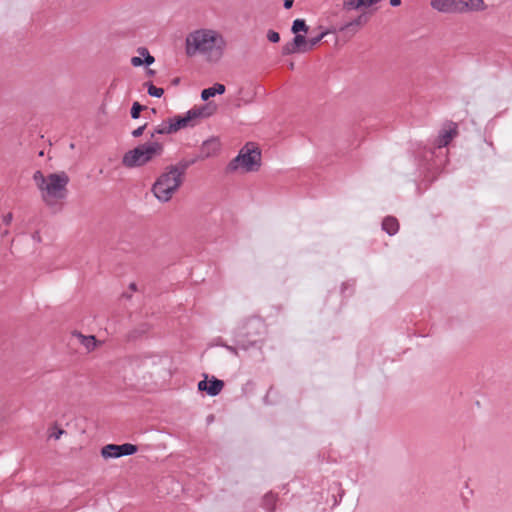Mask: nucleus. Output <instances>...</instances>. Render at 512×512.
I'll return each instance as SVG.
<instances>
[{
	"label": "nucleus",
	"mask_w": 512,
	"mask_h": 512,
	"mask_svg": "<svg viewBox=\"0 0 512 512\" xmlns=\"http://www.w3.org/2000/svg\"><path fill=\"white\" fill-rule=\"evenodd\" d=\"M292 41L301 53L309 51L308 39L304 35L295 34Z\"/></svg>",
	"instance_id": "nucleus-20"
},
{
	"label": "nucleus",
	"mask_w": 512,
	"mask_h": 512,
	"mask_svg": "<svg viewBox=\"0 0 512 512\" xmlns=\"http://www.w3.org/2000/svg\"><path fill=\"white\" fill-rule=\"evenodd\" d=\"M457 135V125L455 123H450L448 129H443L440 131L435 145L438 148L446 147L450 141Z\"/></svg>",
	"instance_id": "nucleus-12"
},
{
	"label": "nucleus",
	"mask_w": 512,
	"mask_h": 512,
	"mask_svg": "<svg viewBox=\"0 0 512 512\" xmlns=\"http://www.w3.org/2000/svg\"><path fill=\"white\" fill-rule=\"evenodd\" d=\"M220 149V143L217 138H210L204 141L200 148V154L196 156L198 160H203L217 154Z\"/></svg>",
	"instance_id": "nucleus-11"
},
{
	"label": "nucleus",
	"mask_w": 512,
	"mask_h": 512,
	"mask_svg": "<svg viewBox=\"0 0 512 512\" xmlns=\"http://www.w3.org/2000/svg\"><path fill=\"white\" fill-rule=\"evenodd\" d=\"M265 333V321L259 316H250L245 318L236 329L237 344L246 350L261 341Z\"/></svg>",
	"instance_id": "nucleus-2"
},
{
	"label": "nucleus",
	"mask_w": 512,
	"mask_h": 512,
	"mask_svg": "<svg viewBox=\"0 0 512 512\" xmlns=\"http://www.w3.org/2000/svg\"><path fill=\"white\" fill-rule=\"evenodd\" d=\"M191 112H195L197 115L195 116V122L197 123L199 119H203L211 116L216 110V106L211 102L207 103L201 107H194L190 109Z\"/></svg>",
	"instance_id": "nucleus-15"
},
{
	"label": "nucleus",
	"mask_w": 512,
	"mask_h": 512,
	"mask_svg": "<svg viewBox=\"0 0 512 512\" xmlns=\"http://www.w3.org/2000/svg\"><path fill=\"white\" fill-rule=\"evenodd\" d=\"M64 433H65V430H63L62 428H59L57 426H54L52 432L49 434V438L58 440Z\"/></svg>",
	"instance_id": "nucleus-30"
},
{
	"label": "nucleus",
	"mask_w": 512,
	"mask_h": 512,
	"mask_svg": "<svg viewBox=\"0 0 512 512\" xmlns=\"http://www.w3.org/2000/svg\"><path fill=\"white\" fill-rule=\"evenodd\" d=\"M294 0H283V6L285 9H290L293 6Z\"/></svg>",
	"instance_id": "nucleus-35"
},
{
	"label": "nucleus",
	"mask_w": 512,
	"mask_h": 512,
	"mask_svg": "<svg viewBox=\"0 0 512 512\" xmlns=\"http://www.w3.org/2000/svg\"><path fill=\"white\" fill-rule=\"evenodd\" d=\"M308 26L304 19H296L293 21L291 31L294 34H300V32L307 33L308 32Z\"/></svg>",
	"instance_id": "nucleus-22"
},
{
	"label": "nucleus",
	"mask_w": 512,
	"mask_h": 512,
	"mask_svg": "<svg viewBox=\"0 0 512 512\" xmlns=\"http://www.w3.org/2000/svg\"><path fill=\"white\" fill-rule=\"evenodd\" d=\"M278 496L272 492L266 493L262 498V507L267 512H275Z\"/></svg>",
	"instance_id": "nucleus-18"
},
{
	"label": "nucleus",
	"mask_w": 512,
	"mask_h": 512,
	"mask_svg": "<svg viewBox=\"0 0 512 512\" xmlns=\"http://www.w3.org/2000/svg\"><path fill=\"white\" fill-rule=\"evenodd\" d=\"M147 125H148V124H147V123H145V124H143L142 126H140V127L136 128L135 130H133V131H132L131 135H132L134 138H138V137H140V136L144 133V131H145V129H146V127H147Z\"/></svg>",
	"instance_id": "nucleus-32"
},
{
	"label": "nucleus",
	"mask_w": 512,
	"mask_h": 512,
	"mask_svg": "<svg viewBox=\"0 0 512 512\" xmlns=\"http://www.w3.org/2000/svg\"><path fill=\"white\" fill-rule=\"evenodd\" d=\"M226 349L232 353H235L236 354V348L233 347V346H228V345H225Z\"/></svg>",
	"instance_id": "nucleus-37"
},
{
	"label": "nucleus",
	"mask_w": 512,
	"mask_h": 512,
	"mask_svg": "<svg viewBox=\"0 0 512 512\" xmlns=\"http://www.w3.org/2000/svg\"><path fill=\"white\" fill-rule=\"evenodd\" d=\"M13 220V214L12 213H7L6 215L3 216V223L5 225H9Z\"/></svg>",
	"instance_id": "nucleus-34"
},
{
	"label": "nucleus",
	"mask_w": 512,
	"mask_h": 512,
	"mask_svg": "<svg viewBox=\"0 0 512 512\" xmlns=\"http://www.w3.org/2000/svg\"><path fill=\"white\" fill-rule=\"evenodd\" d=\"M180 82V78L176 77L172 80V85H178Z\"/></svg>",
	"instance_id": "nucleus-38"
},
{
	"label": "nucleus",
	"mask_w": 512,
	"mask_h": 512,
	"mask_svg": "<svg viewBox=\"0 0 512 512\" xmlns=\"http://www.w3.org/2000/svg\"><path fill=\"white\" fill-rule=\"evenodd\" d=\"M382 229L390 236L395 235L399 230V222L393 216H387L382 221Z\"/></svg>",
	"instance_id": "nucleus-16"
},
{
	"label": "nucleus",
	"mask_w": 512,
	"mask_h": 512,
	"mask_svg": "<svg viewBox=\"0 0 512 512\" xmlns=\"http://www.w3.org/2000/svg\"><path fill=\"white\" fill-rule=\"evenodd\" d=\"M261 166V151L254 143L246 144L239 154L227 165L228 172H234L242 167L247 172L258 171Z\"/></svg>",
	"instance_id": "nucleus-6"
},
{
	"label": "nucleus",
	"mask_w": 512,
	"mask_h": 512,
	"mask_svg": "<svg viewBox=\"0 0 512 512\" xmlns=\"http://www.w3.org/2000/svg\"><path fill=\"white\" fill-rule=\"evenodd\" d=\"M138 451V446L131 443L124 444H107L101 449V456L104 459L119 458L122 456H130Z\"/></svg>",
	"instance_id": "nucleus-7"
},
{
	"label": "nucleus",
	"mask_w": 512,
	"mask_h": 512,
	"mask_svg": "<svg viewBox=\"0 0 512 512\" xmlns=\"http://www.w3.org/2000/svg\"><path fill=\"white\" fill-rule=\"evenodd\" d=\"M148 88V94L152 97L160 98L164 94L163 88L154 86L151 82L146 83Z\"/></svg>",
	"instance_id": "nucleus-27"
},
{
	"label": "nucleus",
	"mask_w": 512,
	"mask_h": 512,
	"mask_svg": "<svg viewBox=\"0 0 512 512\" xmlns=\"http://www.w3.org/2000/svg\"><path fill=\"white\" fill-rule=\"evenodd\" d=\"M430 5L441 13H462L468 10L467 0H431Z\"/></svg>",
	"instance_id": "nucleus-8"
},
{
	"label": "nucleus",
	"mask_w": 512,
	"mask_h": 512,
	"mask_svg": "<svg viewBox=\"0 0 512 512\" xmlns=\"http://www.w3.org/2000/svg\"><path fill=\"white\" fill-rule=\"evenodd\" d=\"M174 129L169 121L167 119L166 121H163L160 125L154 128V130L151 132L150 137L154 138L156 135H163V134H173Z\"/></svg>",
	"instance_id": "nucleus-19"
},
{
	"label": "nucleus",
	"mask_w": 512,
	"mask_h": 512,
	"mask_svg": "<svg viewBox=\"0 0 512 512\" xmlns=\"http://www.w3.org/2000/svg\"><path fill=\"white\" fill-rule=\"evenodd\" d=\"M226 88L223 84L215 83L212 87L203 89L201 92V99L203 101L209 100L211 97H214L215 95L223 94L225 92Z\"/></svg>",
	"instance_id": "nucleus-17"
},
{
	"label": "nucleus",
	"mask_w": 512,
	"mask_h": 512,
	"mask_svg": "<svg viewBox=\"0 0 512 512\" xmlns=\"http://www.w3.org/2000/svg\"><path fill=\"white\" fill-rule=\"evenodd\" d=\"M78 336L81 338V344L83 346H85L88 351H92L95 349V347L97 345V340H96L95 336H93V335L84 336L80 333L78 334Z\"/></svg>",
	"instance_id": "nucleus-21"
},
{
	"label": "nucleus",
	"mask_w": 512,
	"mask_h": 512,
	"mask_svg": "<svg viewBox=\"0 0 512 512\" xmlns=\"http://www.w3.org/2000/svg\"><path fill=\"white\" fill-rule=\"evenodd\" d=\"M289 68H290L291 70H292V69H294V63H293V62H291V63H290Z\"/></svg>",
	"instance_id": "nucleus-41"
},
{
	"label": "nucleus",
	"mask_w": 512,
	"mask_h": 512,
	"mask_svg": "<svg viewBox=\"0 0 512 512\" xmlns=\"http://www.w3.org/2000/svg\"><path fill=\"white\" fill-rule=\"evenodd\" d=\"M164 146L158 141H149L127 151L122 157V164L126 168L141 167L153 158L161 156Z\"/></svg>",
	"instance_id": "nucleus-3"
},
{
	"label": "nucleus",
	"mask_w": 512,
	"mask_h": 512,
	"mask_svg": "<svg viewBox=\"0 0 512 512\" xmlns=\"http://www.w3.org/2000/svg\"><path fill=\"white\" fill-rule=\"evenodd\" d=\"M401 4V0H390V5L393 7H397Z\"/></svg>",
	"instance_id": "nucleus-36"
},
{
	"label": "nucleus",
	"mask_w": 512,
	"mask_h": 512,
	"mask_svg": "<svg viewBox=\"0 0 512 512\" xmlns=\"http://www.w3.org/2000/svg\"><path fill=\"white\" fill-rule=\"evenodd\" d=\"M138 53L144 57L143 61H144V65L146 66H150L151 64L154 63L155 61V58L150 55L149 51L147 50V48L145 47H139L138 48Z\"/></svg>",
	"instance_id": "nucleus-23"
},
{
	"label": "nucleus",
	"mask_w": 512,
	"mask_h": 512,
	"mask_svg": "<svg viewBox=\"0 0 512 512\" xmlns=\"http://www.w3.org/2000/svg\"><path fill=\"white\" fill-rule=\"evenodd\" d=\"M281 53H282L283 56H287V55H291V54H295V53H301V52L295 46L294 42L291 40V41L287 42L282 47V52Z\"/></svg>",
	"instance_id": "nucleus-24"
},
{
	"label": "nucleus",
	"mask_w": 512,
	"mask_h": 512,
	"mask_svg": "<svg viewBox=\"0 0 512 512\" xmlns=\"http://www.w3.org/2000/svg\"><path fill=\"white\" fill-rule=\"evenodd\" d=\"M347 288V284L346 283H343L342 284V287H341V290H342V293H344L345 289Z\"/></svg>",
	"instance_id": "nucleus-40"
},
{
	"label": "nucleus",
	"mask_w": 512,
	"mask_h": 512,
	"mask_svg": "<svg viewBox=\"0 0 512 512\" xmlns=\"http://www.w3.org/2000/svg\"><path fill=\"white\" fill-rule=\"evenodd\" d=\"M146 108V106L140 104L139 102H134L130 110L131 117L133 119H138L140 117L141 112Z\"/></svg>",
	"instance_id": "nucleus-26"
},
{
	"label": "nucleus",
	"mask_w": 512,
	"mask_h": 512,
	"mask_svg": "<svg viewBox=\"0 0 512 512\" xmlns=\"http://www.w3.org/2000/svg\"><path fill=\"white\" fill-rule=\"evenodd\" d=\"M468 10H483L484 2L483 0H467Z\"/></svg>",
	"instance_id": "nucleus-29"
},
{
	"label": "nucleus",
	"mask_w": 512,
	"mask_h": 512,
	"mask_svg": "<svg viewBox=\"0 0 512 512\" xmlns=\"http://www.w3.org/2000/svg\"><path fill=\"white\" fill-rule=\"evenodd\" d=\"M226 45V40L217 31L200 29L188 34L185 50L189 57L199 53L206 55L209 61L217 62L222 58Z\"/></svg>",
	"instance_id": "nucleus-1"
},
{
	"label": "nucleus",
	"mask_w": 512,
	"mask_h": 512,
	"mask_svg": "<svg viewBox=\"0 0 512 512\" xmlns=\"http://www.w3.org/2000/svg\"><path fill=\"white\" fill-rule=\"evenodd\" d=\"M267 39L272 43H278L280 41V35L274 30L267 31Z\"/></svg>",
	"instance_id": "nucleus-31"
},
{
	"label": "nucleus",
	"mask_w": 512,
	"mask_h": 512,
	"mask_svg": "<svg viewBox=\"0 0 512 512\" xmlns=\"http://www.w3.org/2000/svg\"><path fill=\"white\" fill-rule=\"evenodd\" d=\"M198 161V158H192V159H181L179 162H177L174 165H169V168L176 174H179V177L181 179H184V175L186 174L187 169L195 164Z\"/></svg>",
	"instance_id": "nucleus-14"
},
{
	"label": "nucleus",
	"mask_w": 512,
	"mask_h": 512,
	"mask_svg": "<svg viewBox=\"0 0 512 512\" xmlns=\"http://www.w3.org/2000/svg\"><path fill=\"white\" fill-rule=\"evenodd\" d=\"M131 64L134 66V67H140L142 65H144V61L141 57H132L131 59Z\"/></svg>",
	"instance_id": "nucleus-33"
},
{
	"label": "nucleus",
	"mask_w": 512,
	"mask_h": 512,
	"mask_svg": "<svg viewBox=\"0 0 512 512\" xmlns=\"http://www.w3.org/2000/svg\"><path fill=\"white\" fill-rule=\"evenodd\" d=\"M154 73H155V72H154V70H151V69H150V70H148V74H149V75H153Z\"/></svg>",
	"instance_id": "nucleus-42"
},
{
	"label": "nucleus",
	"mask_w": 512,
	"mask_h": 512,
	"mask_svg": "<svg viewBox=\"0 0 512 512\" xmlns=\"http://www.w3.org/2000/svg\"><path fill=\"white\" fill-rule=\"evenodd\" d=\"M33 180L35 181L37 187L43 191L45 187V183L47 182V177L41 171H36L33 175Z\"/></svg>",
	"instance_id": "nucleus-25"
},
{
	"label": "nucleus",
	"mask_w": 512,
	"mask_h": 512,
	"mask_svg": "<svg viewBox=\"0 0 512 512\" xmlns=\"http://www.w3.org/2000/svg\"><path fill=\"white\" fill-rule=\"evenodd\" d=\"M69 180L65 172L51 173L47 176V182L42 191V199L47 206L52 207L56 200L66 198Z\"/></svg>",
	"instance_id": "nucleus-4"
},
{
	"label": "nucleus",
	"mask_w": 512,
	"mask_h": 512,
	"mask_svg": "<svg viewBox=\"0 0 512 512\" xmlns=\"http://www.w3.org/2000/svg\"><path fill=\"white\" fill-rule=\"evenodd\" d=\"M129 287H130V289H131V290H133V291H136V289H137V288H136V284H135V283H131Z\"/></svg>",
	"instance_id": "nucleus-39"
},
{
	"label": "nucleus",
	"mask_w": 512,
	"mask_h": 512,
	"mask_svg": "<svg viewBox=\"0 0 512 512\" xmlns=\"http://www.w3.org/2000/svg\"><path fill=\"white\" fill-rule=\"evenodd\" d=\"M183 179L167 166L152 186L154 196L161 202H168L180 188Z\"/></svg>",
	"instance_id": "nucleus-5"
},
{
	"label": "nucleus",
	"mask_w": 512,
	"mask_h": 512,
	"mask_svg": "<svg viewBox=\"0 0 512 512\" xmlns=\"http://www.w3.org/2000/svg\"><path fill=\"white\" fill-rule=\"evenodd\" d=\"M368 21V17L365 13L360 14L358 17L353 19L350 22H347L339 27V32H350L351 36L354 35L359 27L366 24Z\"/></svg>",
	"instance_id": "nucleus-13"
},
{
	"label": "nucleus",
	"mask_w": 512,
	"mask_h": 512,
	"mask_svg": "<svg viewBox=\"0 0 512 512\" xmlns=\"http://www.w3.org/2000/svg\"><path fill=\"white\" fill-rule=\"evenodd\" d=\"M205 379L198 383V390L206 392L209 396H217L224 387V381L212 376L208 380V376L204 375Z\"/></svg>",
	"instance_id": "nucleus-9"
},
{
	"label": "nucleus",
	"mask_w": 512,
	"mask_h": 512,
	"mask_svg": "<svg viewBox=\"0 0 512 512\" xmlns=\"http://www.w3.org/2000/svg\"><path fill=\"white\" fill-rule=\"evenodd\" d=\"M197 114L195 112H191V110L187 111L183 115H176L174 117L168 118L174 132H178L181 129L186 127H194L196 125L195 116Z\"/></svg>",
	"instance_id": "nucleus-10"
},
{
	"label": "nucleus",
	"mask_w": 512,
	"mask_h": 512,
	"mask_svg": "<svg viewBox=\"0 0 512 512\" xmlns=\"http://www.w3.org/2000/svg\"><path fill=\"white\" fill-rule=\"evenodd\" d=\"M328 31H323L315 37L308 39L309 51L312 50L323 38L327 35Z\"/></svg>",
	"instance_id": "nucleus-28"
}]
</instances>
